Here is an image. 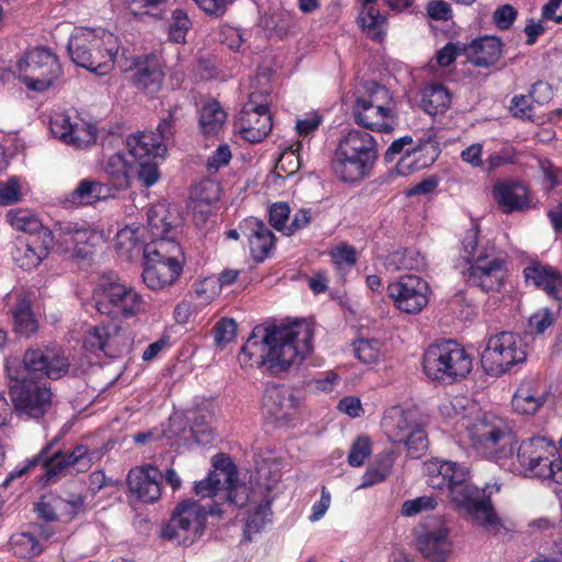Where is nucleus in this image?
Returning <instances> with one entry per match:
<instances>
[{"instance_id":"37998d69","label":"nucleus","mask_w":562,"mask_h":562,"mask_svg":"<svg viewBox=\"0 0 562 562\" xmlns=\"http://www.w3.org/2000/svg\"><path fill=\"white\" fill-rule=\"evenodd\" d=\"M199 122L205 135H214L226 122V113L217 101H212L202 108Z\"/></svg>"},{"instance_id":"f3484780","label":"nucleus","mask_w":562,"mask_h":562,"mask_svg":"<svg viewBox=\"0 0 562 562\" xmlns=\"http://www.w3.org/2000/svg\"><path fill=\"white\" fill-rule=\"evenodd\" d=\"M53 234L60 250L78 259L88 258L101 239L90 226L72 222L57 224Z\"/></svg>"},{"instance_id":"1a4fd4ad","label":"nucleus","mask_w":562,"mask_h":562,"mask_svg":"<svg viewBox=\"0 0 562 562\" xmlns=\"http://www.w3.org/2000/svg\"><path fill=\"white\" fill-rule=\"evenodd\" d=\"M222 513L217 502L205 506L196 501H183L173 509L169 522L161 530V537L179 544H191L203 533L206 517L221 516Z\"/></svg>"},{"instance_id":"bf43d9fd","label":"nucleus","mask_w":562,"mask_h":562,"mask_svg":"<svg viewBox=\"0 0 562 562\" xmlns=\"http://www.w3.org/2000/svg\"><path fill=\"white\" fill-rule=\"evenodd\" d=\"M21 187L16 178L0 181V205H10L21 200Z\"/></svg>"},{"instance_id":"49530a36","label":"nucleus","mask_w":562,"mask_h":562,"mask_svg":"<svg viewBox=\"0 0 562 562\" xmlns=\"http://www.w3.org/2000/svg\"><path fill=\"white\" fill-rule=\"evenodd\" d=\"M119 251L132 256L135 251H143L145 244L139 238V231L132 227L122 228L115 237Z\"/></svg>"},{"instance_id":"09e8293b","label":"nucleus","mask_w":562,"mask_h":562,"mask_svg":"<svg viewBox=\"0 0 562 562\" xmlns=\"http://www.w3.org/2000/svg\"><path fill=\"white\" fill-rule=\"evenodd\" d=\"M353 353L363 363H375L381 355V344L375 339H359L353 344Z\"/></svg>"},{"instance_id":"3c124183","label":"nucleus","mask_w":562,"mask_h":562,"mask_svg":"<svg viewBox=\"0 0 562 562\" xmlns=\"http://www.w3.org/2000/svg\"><path fill=\"white\" fill-rule=\"evenodd\" d=\"M437 498L431 495H423L407 499L402 504L401 514L405 517H414L423 512L432 510L437 507Z\"/></svg>"},{"instance_id":"de8ad7c7","label":"nucleus","mask_w":562,"mask_h":562,"mask_svg":"<svg viewBox=\"0 0 562 562\" xmlns=\"http://www.w3.org/2000/svg\"><path fill=\"white\" fill-rule=\"evenodd\" d=\"M191 27V21L188 14L181 10L176 9L171 15V22L169 24V38L173 43H184L186 36Z\"/></svg>"},{"instance_id":"0e129e2a","label":"nucleus","mask_w":562,"mask_h":562,"mask_svg":"<svg viewBox=\"0 0 562 562\" xmlns=\"http://www.w3.org/2000/svg\"><path fill=\"white\" fill-rule=\"evenodd\" d=\"M220 36L222 43L226 44L231 49H238L245 42V31L232 25L222 26Z\"/></svg>"},{"instance_id":"bb28decb","label":"nucleus","mask_w":562,"mask_h":562,"mask_svg":"<svg viewBox=\"0 0 562 562\" xmlns=\"http://www.w3.org/2000/svg\"><path fill=\"white\" fill-rule=\"evenodd\" d=\"M165 72L160 59L155 55H147L134 63L133 83L147 93H156L160 90Z\"/></svg>"},{"instance_id":"c9c22d12","label":"nucleus","mask_w":562,"mask_h":562,"mask_svg":"<svg viewBox=\"0 0 562 562\" xmlns=\"http://www.w3.org/2000/svg\"><path fill=\"white\" fill-rule=\"evenodd\" d=\"M178 224L177 214L170 212L166 204H156L147 212V228L153 238H169L168 234L172 233Z\"/></svg>"},{"instance_id":"b1692460","label":"nucleus","mask_w":562,"mask_h":562,"mask_svg":"<svg viewBox=\"0 0 562 562\" xmlns=\"http://www.w3.org/2000/svg\"><path fill=\"white\" fill-rule=\"evenodd\" d=\"M161 472L153 465L134 468L128 472L127 485L130 491L144 503H155L160 498L159 480Z\"/></svg>"},{"instance_id":"dca6fc26","label":"nucleus","mask_w":562,"mask_h":562,"mask_svg":"<svg viewBox=\"0 0 562 562\" xmlns=\"http://www.w3.org/2000/svg\"><path fill=\"white\" fill-rule=\"evenodd\" d=\"M268 95L252 92L243 106L235 126L241 137L249 143L263 140L272 128V117L268 108Z\"/></svg>"},{"instance_id":"72a5a7b5","label":"nucleus","mask_w":562,"mask_h":562,"mask_svg":"<svg viewBox=\"0 0 562 562\" xmlns=\"http://www.w3.org/2000/svg\"><path fill=\"white\" fill-rule=\"evenodd\" d=\"M338 146L372 164H375L378 159L376 142L368 132L350 130L339 142Z\"/></svg>"},{"instance_id":"a18cd8bd","label":"nucleus","mask_w":562,"mask_h":562,"mask_svg":"<svg viewBox=\"0 0 562 562\" xmlns=\"http://www.w3.org/2000/svg\"><path fill=\"white\" fill-rule=\"evenodd\" d=\"M181 116V108L179 105H173L170 108L166 115H164L157 127L156 133L154 132H144L145 134H151L158 142H161L165 146V142L172 138L176 132V123Z\"/></svg>"},{"instance_id":"f03ea898","label":"nucleus","mask_w":562,"mask_h":562,"mask_svg":"<svg viewBox=\"0 0 562 562\" xmlns=\"http://www.w3.org/2000/svg\"><path fill=\"white\" fill-rule=\"evenodd\" d=\"M313 329L305 322L284 326H256L241 347L238 361L245 369L266 366L272 373L297 367L312 351Z\"/></svg>"},{"instance_id":"4be33fe9","label":"nucleus","mask_w":562,"mask_h":562,"mask_svg":"<svg viewBox=\"0 0 562 562\" xmlns=\"http://www.w3.org/2000/svg\"><path fill=\"white\" fill-rule=\"evenodd\" d=\"M53 243L54 234L52 231H43L42 238H18L11 252L12 259L21 269L32 270L48 257Z\"/></svg>"},{"instance_id":"0eeeda50","label":"nucleus","mask_w":562,"mask_h":562,"mask_svg":"<svg viewBox=\"0 0 562 562\" xmlns=\"http://www.w3.org/2000/svg\"><path fill=\"white\" fill-rule=\"evenodd\" d=\"M467 428L472 448L482 457L501 460L513 456L517 438L504 418L485 414Z\"/></svg>"},{"instance_id":"f8f14e48","label":"nucleus","mask_w":562,"mask_h":562,"mask_svg":"<svg viewBox=\"0 0 562 562\" xmlns=\"http://www.w3.org/2000/svg\"><path fill=\"white\" fill-rule=\"evenodd\" d=\"M363 93L357 92L352 105L355 122L367 130L390 133L394 130L396 117L392 110L383 105L387 98V90L374 82L368 81L363 85Z\"/></svg>"},{"instance_id":"774afa93","label":"nucleus","mask_w":562,"mask_h":562,"mask_svg":"<svg viewBox=\"0 0 562 562\" xmlns=\"http://www.w3.org/2000/svg\"><path fill=\"white\" fill-rule=\"evenodd\" d=\"M514 116L519 119H531L533 115L532 100L528 95H516L512 100L510 108Z\"/></svg>"},{"instance_id":"c756f323","label":"nucleus","mask_w":562,"mask_h":562,"mask_svg":"<svg viewBox=\"0 0 562 562\" xmlns=\"http://www.w3.org/2000/svg\"><path fill=\"white\" fill-rule=\"evenodd\" d=\"M546 390L536 380L522 381L513 396V408L521 415H533L544 404Z\"/></svg>"},{"instance_id":"603ef678","label":"nucleus","mask_w":562,"mask_h":562,"mask_svg":"<svg viewBox=\"0 0 562 562\" xmlns=\"http://www.w3.org/2000/svg\"><path fill=\"white\" fill-rule=\"evenodd\" d=\"M553 273L552 268L540 265L529 266L524 270L526 282L543 290L548 286Z\"/></svg>"},{"instance_id":"8fccbe9b","label":"nucleus","mask_w":562,"mask_h":562,"mask_svg":"<svg viewBox=\"0 0 562 562\" xmlns=\"http://www.w3.org/2000/svg\"><path fill=\"white\" fill-rule=\"evenodd\" d=\"M11 544L18 555L35 557L42 553L43 547L38 540L29 532L15 535L11 538Z\"/></svg>"},{"instance_id":"7c9ffc66","label":"nucleus","mask_w":562,"mask_h":562,"mask_svg":"<svg viewBox=\"0 0 562 562\" xmlns=\"http://www.w3.org/2000/svg\"><path fill=\"white\" fill-rule=\"evenodd\" d=\"M182 272V262H145L143 269V282L153 290L159 291L173 284Z\"/></svg>"},{"instance_id":"5fc2aeb1","label":"nucleus","mask_w":562,"mask_h":562,"mask_svg":"<svg viewBox=\"0 0 562 562\" xmlns=\"http://www.w3.org/2000/svg\"><path fill=\"white\" fill-rule=\"evenodd\" d=\"M370 454V439L366 436H360L353 441L350 448V452L348 454V463L351 467H361Z\"/></svg>"},{"instance_id":"f257e3e1","label":"nucleus","mask_w":562,"mask_h":562,"mask_svg":"<svg viewBox=\"0 0 562 562\" xmlns=\"http://www.w3.org/2000/svg\"><path fill=\"white\" fill-rule=\"evenodd\" d=\"M69 360L59 347L29 348L22 367L8 361L5 372L10 380L9 394L20 416L38 419L52 407L53 392L47 382L35 379H60L69 370Z\"/></svg>"},{"instance_id":"2f4dec72","label":"nucleus","mask_w":562,"mask_h":562,"mask_svg":"<svg viewBox=\"0 0 562 562\" xmlns=\"http://www.w3.org/2000/svg\"><path fill=\"white\" fill-rule=\"evenodd\" d=\"M112 196L110 186L101 181L87 178L82 179L75 190L67 196L66 201L75 206L93 205L99 201Z\"/></svg>"},{"instance_id":"2eb2a0df","label":"nucleus","mask_w":562,"mask_h":562,"mask_svg":"<svg viewBox=\"0 0 562 562\" xmlns=\"http://www.w3.org/2000/svg\"><path fill=\"white\" fill-rule=\"evenodd\" d=\"M19 77L33 91L48 89L61 75L58 58L43 47L33 48L18 63Z\"/></svg>"},{"instance_id":"20e7f679","label":"nucleus","mask_w":562,"mask_h":562,"mask_svg":"<svg viewBox=\"0 0 562 562\" xmlns=\"http://www.w3.org/2000/svg\"><path fill=\"white\" fill-rule=\"evenodd\" d=\"M128 153H115L103 165L112 186L116 190H125L131 187L132 180L149 188L160 178L158 158H164L167 146L158 142L154 135L134 133L126 138Z\"/></svg>"},{"instance_id":"a211bd4d","label":"nucleus","mask_w":562,"mask_h":562,"mask_svg":"<svg viewBox=\"0 0 562 562\" xmlns=\"http://www.w3.org/2000/svg\"><path fill=\"white\" fill-rule=\"evenodd\" d=\"M45 450L33 459L27 461V464L22 467L14 472H11L5 482L13 480L14 477L22 476L31 468L42 464L45 470L46 481L49 482L61 473V471L68 467H78L81 471L90 467V458L88 457V448L85 446H77L69 453L61 451L55 452L52 457H44Z\"/></svg>"},{"instance_id":"f704fd0d","label":"nucleus","mask_w":562,"mask_h":562,"mask_svg":"<svg viewBox=\"0 0 562 562\" xmlns=\"http://www.w3.org/2000/svg\"><path fill=\"white\" fill-rule=\"evenodd\" d=\"M145 262H181L182 249L175 238H153L144 246Z\"/></svg>"},{"instance_id":"69168bd1","label":"nucleus","mask_w":562,"mask_h":562,"mask_svg":"<svg viewBox=\"0 0 562 562\" xmlns=\"http://www.w3.org/2000/svg\"><path fill=\"white\" fill-rule=\"evenodd\" d=\"M463 52L465 53V46L459 43L449 42L437 52V63L442 67H447L451 65L456 60L457 56Z\"/></svg>"},{"instance_id":"7ed1b4c3","label":"nucleus","mask_w":562,"mask_h":562,"mask_svg":"<svg viewBox=\"0 0 562 562\" xmlns=\"http://www.w3.org/2000/svg\"><path fill=\"white\" fill-rule=\"evenodd\" d=\"M427 484L436 490L448 491L449 499L472 522L486 529L495 528L499 519L484 491L470 482L468 468L452 461L432 459L425 463Z\"/></svg>"},{"instance_id":"6ab92c4d","label":"nucleus","mask_w":562,"mask_h":562,"mask_svg":"<svg viewBox=\"0 0 562 562\" xmlns=\"http://www.w3.org/2000/svg\"><path fill=\"white\" fill-rule=\"evenodd\" d=\"M387 291L394 305L407 314H418L428 304V283L415 274L401 277Z\"/></svg>"},{"instance_id":"c85d7f7f","label":"nucleus","mask_w":562,"mask_h":562,"mask_svg":"<svg viewBox=\"0 0 562 562\" xmlns=\"http://www.w3.org/2000/svg\"><path fill=\"white\" fill-rule=\"evenodd\" d=\"M417 547L423 557L430 562L446 561L452 550L446 528L420 533L417 538Z\"/></svg>"},{"instance_id":"ea45409f","label":"nucleus","mask_w":562,"mask_h":562,"mask_svg":"<svg viewBox=\"0 0 562 562\" xmlns=\"http://www.w3.org/2000/svg\"><path fill=\"white\" fill-rule=\"evenodd\" d=\"M450 102V93L442 85L428 86L422 92L420 108L429 115L443 113Z\"/></svg>"},{"instance_id":"4d7b16f0","label":"nucleus","mask_w":562,"mask_h":562,"mask_svg":"<svg viewBox=\"0 0 562 562\" xmlns=\"http://www.w3.org/2000/svg\"><path fill=\"white\" fill-rule=\"evenodd\" d=\"M236 482L237 470L235 469V480L232 483V487H225L223 499L237 507H243L250 503L249 488L246 485H238ZM254 503L255 502H251V504Z\"/></svg>"},{"instance_id":"4c0bfd02","label":"nucleus","mask_w":562,"mask_h":562,"mask_svg":"<svg viewBox=\"0 0 562 562\" xmlns=\"http://www.w3.org/2000/svg\"><path fill=\"white\" fill-rule=\"evenodd\" d=\"M14 330L25 337H31L38 330V321L32 311V304L26 295L19 294L12 308Z\"/></svg>"},{"instance_id":"473e14b6","label":"nucleus","mask_w":562,"mask_h":562,"mask_svg":"<svg viewBox=\"0 0 562 562\" xmlns=\"http://www.w3.org/2000/svg\"><path fill=\"white\" fill-rule=\"evenodd\" d=\"M465 54L473 65L488 67L499 59L502 43L495 36L476 38L469 46H465Z\"/></svg>"},{"instance_id":"6e6d98bb","label":"nucleus","mask_w":562,"mask_h":562,"mask_svg":"<svg viewBox=\"0 0 562 562\" xmlns=\"http://www.w3.org/2000/svg\"><path fill=\"white\" fill-rule=\"evenodd\" d=\"M237 325L232 318H223L214 326V341L216 346L224 347L236 337Z\"/></svg>"},{"instance_id":"c03bdc74","label":"nucleus","mask_w":562,"mask_h":562,"mask_svg":"<svg viewBox=\"0 0 562 562\" xmlns=\"http://www.w3.org/2000/svg\"><path fill=\"white\" fill-rule=\"evenodd\" d=\"M361 26L367 31L368 35L374 41H381L384 33L382 27L385 23V18L375 10L372 4L363 8L358 18Z\"/></svg>"},{"instance_id":"4468645a","label":"nucleus","mask_w":562,"mask_h":562,"mask_svg":"<svg viewBox=\"0 0 562 562\" xmlns=\"http://www.w3.org/2000/svg\"><path fill=\"white\" fill-rule=\"evenodd\" d=\"M385 435L393 443H403L413 458H418L428 447V438L416 411L391 408L382 422Z\"/></svg>"},{"instance_id":"338daca9","label":"nucleus","mask_w":562,"mask_h":562,"mask_svg":"<svg viewBox=\"0 0 562 562\" xmlns=\"http://www.w3.org/2000/svg\"><path fill=\"white\" fill-rule=\"evenodd\" d=\"M232 159V151L228 145L223 144L209 157L206 167L209 170L217 171L224 166H227Z\"/></svg>"},{"instance_id":"e433bc0d","label":"nucleus","mask_w":562,"mask_h":562,"mask_svg":"<svg viewBox=\"0 0 562 562\" xmlns=\"http://www.w3.org/2000/svg\"><path fill=\"white\" fill-rule=\"evenodd\" d=\"M435 158L436 147L430 142H427L423 146L407 150L396 164V170L400 175L406 176L431 165Z\"/></svg>"},{"instance_id":"13d9d810","label":"nucleus","mask_w":562,"mask_h":562,"mask_svg":"<svg viewBox=\"0 0 562 562\" xmlns=\"http://www.w3.org/2000/svg\"><path fill=\"white\" fill-rule=\"evenodd\" d=\"M55 498L58 518L72 519L83 507V498L80 495H76L70 499H64L59 496H55Z\"/></svg>"},{"instance_id":"393cba45","label":"nucleus","mask_w":562,"mask_h":562,"mask_svg":"<svg viewBox=\"0 0 562 562\" xmlns=\"http://www.w3.org/2000/svg\"><path fill=\"white\" fill-rule=\"evenodd\" d=\"M374 164L337 147L331 169L335 176L345 183H357L370 176Z\"/></svg>"},{"instance_id":"ddd939ff","label":"nucleus","mask_w":562,"mask_h":562,"mask_svg":"<svg viewBox=\"0 0 562 562\" xmlns=\"http://www.w3.org/2000/svg\"><path fill=\"white\" fill-rule=\"evenodd\" d=\"M516 457L521 469L530 475L562 484V458L557 454L555 446L546 438L524 440Z\"/></svg>"},{"instance_id":"cd10ccee","label":"nucleus","mask_w":562,"mask_h":562,"mask_svg":"<svg viewBox=\"0 0 562 562\" xmlns=\"http://www.w3.org/2000/svg\"><path fill=\"white\" fill-rule=\"evenodd\" d=\"M240 228L248 239L252 258L258 262L263 261L274 246L273 233L257 217L246 218Z\"/></svg>"},{"instance_id":"a878e982","label":"nucleus","mask_w":562,"mask_h":562,"mask_svg":"<svg viewBox=\"0 0 562 562\" xmlns=\"http://www.w3.org/2000/svg\"><path fill=\"white\" fill-rule=\"evenodd\" d=\"M262 409L276 419L288 420L297 411L299 402L293 393L280 385L266 387L262 396Z\"/></svg>"},{"instance_id":"9d476101","label":"nucleus","mask_w":562,"mask_h":562,"mask_svg":"<svg viewBox=\"0 0 562 562\" xmlns=\"http://www.w3.org/2000/svg\"><path fill=\"white\" fill-rule=\"evenodd\" d=\"M95 308L112 319L131 318L145 310L143 296L119 280L103 277L93 291Z\"/></svg>"},{"instance_id":"6e6552de","label":"nucleus","mask_w":562,"mask_h":562,"mask_svg":"<svg viewBox=\"0 0 562 562\" xmlns=\"http://www.w3.org/2000/svg\"><path fill=\"white\" fill-rule=\"evenodd\" d=\"M423 369L429 379L451 384L471 372L472 358L456 340H440L426 349Z\"/></svg>"},{"instance_id":"39448f33","label":"nucleus","mask_w":562,"mask_h":562,"mask_svg":"<svg viewBox=\"0 0 562 562\" xmlns=\"http://www.w3.org/2000/svg\"><path fill=\"white\" fill-rule=\"evenodd\" d=\"M462 257L470 263L465 274L468 284L483 292L501 290L507 273L506 261L495 255L494 244L480 238L475 226L468 229L463 237Z\"/></svg>"},{"instance_id":"9b49d317","label":"nucleus","mask_w":562,"mask_h":562,"mask_svg":"<svg viewBox=\"0 0 562 562\" xmlns=\"http://www.w3.org/2000/svg\"><path fill=\"white\" fill-rule=\"evenodd\" d=\"M526 358V345L517 334L503 330L485 336L481 364L487 374L502 375Z\"/></svg>"},{"instance_id":"e2e57ef3","label":"nucleus","mask_w":562,"mask_h":562,"mask_svg":"<svg viewBox=\"0 0 562 562\" xmlns=\"http://www.w3.org/2000/svg\"><path fill=\"white\" fill-rule=\"evenodd\" d=\"M34 509L37 516L47 522L59 519L55 495L42 497L41 501L35 504Z\"/></svg>"},{"instance_id":"423d86ee","label":"nucleus","mask_w":562,"mask_h":562,"mask_svg":"<svg viewBox=\"0 0 562 562\" xmlns=\"http://www.w3.org/2000/svg\"><path fill=\"white\" fill-rule=\"evenodd\" d=\"M71 60L98 76H104L114 68L120 49L117 37L103 29L76 27L68 41Z\"/></svg>"},{"instance_id":"79ce46f5","label":"nucleus","mask_w":562,"mask_h":562,"mask_svg":"<svg viewBox=\"0 0 562 562\" xmlns=\"http://www.w3.org/2000/svg\"><path fill=\"white\" fill-rule=\"evenodd\" d=\"M427 266L426 258L417 249L406 248L389 255L387 269L423 271Z\"/></svg>"},{"instance_id":"aec40b11","label":"nucleus","mask_w":562,"mask_h":562,"mask_svg":"<svg viewBox=\"0 0 562 562\" xmlns=\"http://www.w3.org/2000/svg\"><path fill=\"white\" fill-rule=\"evenodd\" d=\"M49 130L56 138L76 149L87 148L97 140L95 128L91 124L66 112H55L50 116Z\"/></svg>"},{"instance_id":"052dcab7","label":"nucleus","mask_w":562,"mask_h":562,"mask_svg":"<svg viewBox=\"0 0 562 562\" xmlns=\"http://www.w3.org/2000/svg\"><path fill=\"white\" fill-rule=\"evenodd\" d=\"M554 323V315L549 308H540L535 312L528 322L529 330L535 334H542Z\"/></svg>"},{"instance_id":"412c9836","label":"nucleus","mask_w":562,"mask_h":562,"mask_svg":"<svg viewBox=\"0 0 562 562\" xmlns=\"http://www.w3.org/2000/svg\"><path fill=\"white\" fill-rule=\"evenodd\" d=\"M213 467L214 470L207 477L195 483L194 493L202 498H213L214 504L224 498L225 487H232L235 480V465L228 457L216 454L213 458Z\"/></svg>"},{"instance_id":"5701e85b","label":"nucleus","mask_w":562,"mask_h":562,"mask_svg":"<svg viewBox=\"0 0 562 562\" xmlns=\"http://www.w3.org/2000/svg\"><path fill=\"white\" fill-rule=\"evenodd\" d=\"M493 198L505 214L522 212L530 207L531 198L528 187L518 180L507 179L493 186Z\"/></svg>"},{"instance_id":"680f3d73","label":"nucleus","mask_w":562,"mask_h":562,"mask_svg":"<svg viewBox=\"0 0 562 562\" xmlns=\"http://www.w3.org/2000/svg\"><path fill=\"white\" fill-rule=\"evenodd\" d=\"M330 256L333 258L334 265L337 268H341L344 266L351 267L357 261V252L356 249L349 245L341 244L336 246L330 250Z\"/></svg>"},{"instance_id":"a19ab883","label":"nucleus","mask_w":562,"mask_h":562,"mask_svg":"<svg viewBox=\"0 0 562 562\" xmlns=\"http://www.w3.org/2000/svg\"><path fill=\"white\" fill-rule=\"evenodd\" d=\"M271 501L267 497L254 503L244 528L245 538L250 541L251 536L260 532L271 521Z\"/></svg>"},{"instance_id":"864d4df0","label":"nucleus","mask_w":562,"mask_h":562,"mask_svg":"<svg viewBox=\"0 0 562 562\" xmlns=\"http://www.w3.org/2000/svg\"><path fill=\"white\" fill-rule=\"evenodd\" d=\"M291 213V209L285 202H277L273 203L269 209V223L270 225L285 235V231L289 225L286 224L289 216Z\"/></svg>"},{"instance_id":"58836bf2","label":"nucleus","mask_w":562,"mask_h":562,"mask_svg":"<svg viewBox=\"0 0 562 562\" xmlns=\"http://www.w3.org/2000/svg\"><path fill=\"white\" fill-rule=\"evenodd\" d=\"M9 224L15 231L27 233L31 237L42 238L43 231H49L44 227L35 213L27 209H12L7 213Z\"/></svg>"}]
</instances>
